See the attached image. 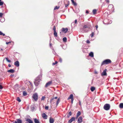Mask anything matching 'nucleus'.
<instances>
[{"label":"nucleus","instance_id":"e2e57ef3","mask_svg":"<svg viewBox=\"0 0 123 123\" xmlns=\"http://www.w3.org/2000/svg\"><path fill=\"white\" fill-rule=\"evenodd\" d=\"M50 47H51L52 46V44L50 43Z\"/></svg>","mask_w":123,"mask_h":123},{"label":"nucleus","instance_id":"6e6552de","mask_svg":"<svg viewBox=\"0 0 123 123\" xmlns=\"http://www.w3.org/2000/svg\"><path fill=\"white\" fill-rule=\"evenodd\" d=\"M68 31V29L67 28H62L61 29V32H62L64 33H66Z\"/></svg>","mask_w":123,"mask_h":123},{"label":"nucleus","instance_id":"c85d7f7f","mask_svg":"<svg viewBox=\"0 0 123 123\" xmlns=\"http://www.w3.org/2000/svg\"><path fill=\"white\" fill-rule=\"evenodd\" d=\"M71 115V111H70L69 113L67 115V117L69 118L70 116Z\"/></svg>","mask_w":123,"mask_h":123},{"label":"nucleus","instance_id":"a19ab883","mask_svg":"<svg viewBox=\"0 0 123 123\" xmlns=\"http://www.w3.org/2000/svg\"><path fill=\"white\" fill-rule=\"evenodd\" d=\"M2 35L4 36L5 35V34L3 33L1 31H0V35Z\"/></svg>","mask_w":123,"mask_h":123},{"label":"nucleus","instance_id":"473e14b6","mask_svg":"<svg viewBox=\"0 0 123 123\" xmlns=\"http://www.w3.org/2000/svg\"><path fill=\"white\" fill-rule=\"evenodd\" d=\"M17 100L19 102H20L21 101V100L20 99V98L18 97L17 98Z\"/></svg>","mask_w":123,"mask_h":123},{"label":"nucleus","instance_id":"bb28decb","mask_svg":"<svg viewBox=\"0 0 123 123\" xmlns=\"http://www.w3.org/2000/svg\"><path fill=\"white\" fill-rule=\"evenodd\" d=\"M54 36L55 37H57V35L56 31H54Z\"/></svg>","mask_w":123,"mask_h":123},{"label":"nucleus","instance_id":"aec40b11","mask_svg":"<svg viewBox=\"0 0 123 123\" xmlns=\"http://www.w3.org/2000/svg\"><path fill=\"white\" fill-rule=\"evenodd\" d=\"M34 121L35 123H40L39 121L37 119L35 118L34 119Z\"/></svg>","mask_w":123,"mask_h":123},{"label":"nucleus","instance_id":"ddd939ff","mask_svg":"<svg viewBox=\"0 0 123 123\" xmlns=\"http://www.w3.org/2000/svg\"><path fill=\"white\" fill-rule=\"evenodd\" d=\"M42 116L43 119H47V116L45 113H43L42 114Z\"/></svg>","mask_w":123,"mask_h":123},{"label":"nucleus","instance_id":"5701e85b","mask_svg":"<svg viewBox=\"0 0 123 123\" xmlns=\"http://www.w3.org/2000/svg\"><path fill=\"white\" fill-rule=\"evenodd\" d=\"M63 41L64 42H66L67 41V38L65 37H63Z\"/></svg>","mask_w":123,"mask_h":123},{"label":"nucleus","instance_id":"052dcab7","mask_svg":"<svg viewBox=\"0 0 123 123\" xmlns=\"http://www.w3.org/2000/svg\"><path fill=\"white\" fill-rule=\"evenodd\" d=\"M106 2L107 3H109V0H106Z\"/></svg>","mask_w":123,"mask_h":123},{"label":"nucleus","instance_id":"f8f14e48","mask_svg":"<svg viewBox=\"0 0 123 123\" xmlns=\"http://www.w3.org/2000/svg\"><path fill=\"white\" fill-rule=\"evenodd\" d=\"M82 121V118L81 117H80L78 118V123H81Z\"/></svg>","mask_w":123,"mask_h":123},{"label":"nucleus","instance_id":"2f4dec72","mask_svg":"<svg viewBox=\"0 0 123 123\" xmlns=\"http://www.w3.org/2000/svg\"><path fill=\"white\" fill-rule=\"evenodd\" d=\"M97 10L96 9H94L93 10L92 12L93 14H95L96 13V12Z\"/></svg>","mask_w":123,"mask_h":123},{"label":"nucleus","instance_id":"9d476101","mask_svg":"<svg viewBox=\"0 0 123 123\" xmlns=\"http://www.w3.org/2000/svg\"><path fill=\"white\" fill-rule=\"evenodd\" d=\"M52 83V81H50L48 82H47L45 85V87H47L48 86H50Z\"/></svg>","mask_w":123,"mask_h":123},{"label":"nucleus","instance_id":"4be33fe9","mask_svg":"<svg viewBox=\"0 0 123 123\" xmlns=\"http://www.w3.org/2000/svg\"><path fill=\"white\" fill-rule=\"evenodd\" d=\"M119 107L120 108H123V103H121L119 105Z\"/></svg>","mask_w":123,"mask_h":123},{"label":"nucleus","instance_id":"393cba45","mask_svg":"<svg viewBox=\"0 0 123 123\" xmlns=\"http://www.w3.org/2000/svg\"><path fill=\"white\" fill-rule=\"evenodd\" d=\"M95 89V88L94 87H92L91 88V91L93 92Z\"/></svg>","mask_w":123,"mask_h":123},{"label":"nucleus","instance_id":"4c0bfd02","mask_svg":"<svg viewBox=\"0 0 123 123\" xmlns=\"http://www.w3.org/2000/svg\"><path fill=\"white\" fill-rule=\"evenodd\" d=\"M4 2L3 1H0V6L2 5L3 4Z\"/></svg>","mask_w":123,"mask_h":123},{"label":"nucleus","instance_id":"3c124183","mask_svg":"<svg viewBox=\"0 0 123 123\" xmlns=\"http://www.w3.org/2000/svg\"><path fill=\"white\" fill-rule=\"evenodd\" d=\"M45 108L46 110H48V106H46L45 107Z\"/></svg>","mask_w":123,"mask_h":123},{"label":"nucleus","instance_id":"a211bd4d","mask_svg":"<svg viewBox=\"0 0 123 123\" xmlns=\"http://www.w3.org/2000/svg\"><path fill=\"white\" fill-rule=\"evenodd\" d=\"M54 120L53 118H50L49 119V121L50 123H53L54 122Z\"/></svg>","mask_w":123,"mask_h":123},{"label":"nucleus","instance_id":"e433bc0d","mask_svg":"<svg viewBox=\"0 0 123 123\" xmlns=\"http://www.w3.org/2000/svg\"><path fill=\"white\" fill-rule=\"evenodd\" d=\"M59 8V6H56L54 8V10H55L56 9H58Z\"/></svg>","mask_w":123,"mask_h":123},{"label":"nucleus","instance_id":"5fc2aeb1","mask_svg":"<svg viewBox=\"0 0 123 123\" xmlns=\"http://www.w3.org/2000/svg\"><path fill=\"white\" fill-rule=\"evenodd\" d=\"M86 13H89V11L88 10H86Z\"/></svg>","mask_w":123,"mask_h":123},{"label":"nucleus","instance_id":"603ef678","mask_svg":"<svg viewBox=\"0 0 123 123\" xmlns=\"http://www.w3.org/2000/svg\"><path fill=\"white\" fill-rule=\"evenodd\" d=\"M54 99V98H52L51 99V100H50V103H51V101H52V100H53Z\"/></svg>","mask_w":123,"mask_h":123},{"label":"nucleus","instance_id":"c756f323","mask_svg":"<svg viewBox=\"0 0 123 123\" xmlns=\"http://www.w3.org/2000/svg\"><path fill=\"white\" fill-rule=\"evenodd\" d=\"M60 101V99L59 98H58L57 100V102H56V106H57L58 105V104L59 103Z\"/></svg>","mask_w":123,"mask_h":123},{"label":"nucleus","instance_id":"a18cd8bd","mask_svg":"<svg viewBox=\"0 0 123 123\" xmlns=\"http://www.w3.org/2000/svg\"><path fill=\"white\" fill-rule=\"evenodd\" d=\"M3 88V87L1 85H0V89H1Z\"/></svg>","mask_w":123,"mask_h":123},{"label":"nucleus","instance_id":"f03ea898","mask_svg":"<svg viewBox=\"0 0 123 123\" xmlns=\"http://www.w3.org/2000/svg\"><path fill=\"white\" fill-rule=\"evenodd\" d=\"M42 74L41 73L35 79L34 83L35 86H37L40 83V81L41 80Z\"/></svg>","mask_w":123,"mask_h":123},{"label":"nucleus","instance_id":"58836bf2","mask_svg":"<svg viewBox=\"0 0 123 123\" xmlns=\"http://www.w3.org/2000/svg\"><path fill=\"white\" fill-rule=\"evenodd\" d=\"M53 30L54 31H56V27L54 25L53 28Z\"/></svg>","mask_w":123,"mask_h":123},{"label":"nucleus","instance_id":"39448f33","mask_svg":"<svg viewBox=\"0 0 123 123\" xmlns=\"http://www.w3.org/2000/svg\"><path fill=\"white\" fill-rule=\"evenodd\" d=\"M108 9L111 12L113 11L114 10V8L113 5L111 4L109 5L108 7Z\"/></svg>","mask_w":123,"mask_h":123},{"label":"nucleus","instance_id":"8fccbe9b","mask_svg":"<svg viewBox=\"0 0 123 123\" xmlns=\"http://www.w3.org/2000/svg\"><path fill=\"white\" fill-rule=\"evenodd\" d=\"M11 42H6V44H9V43H11Z\"/></svg>","mask_w":123,"mask_h":123},{"label":"nucleus","instance_id":"09e8293b","mask_svg":"<svg viewBox=\"0 0 123 123\" xmlns=\"http://www.w3.org/2000/svg\"><path fill=\"white\" fill-rule=\"evenodd\" d=\"M95 27H96V30H97V29L98 28V26L97 25H96V26H95Z\"/></svg>","mask_w":123,"mask_h":123},{"label":"nucleus","instance_id":"338daca9","mask_svg":"<svg viewBox=\"0 0 123 123\" xmlns=\"http://www.w3.org/2000/svg\"><path fill=\"white\" fill-rule=\"evenodd\" d=\"M78 117H77V116H76V118H77Z\"/></svg>","mask_w":123,"mask_h":123},{"label":"nucleus","instance_id":"f257e3e1","mask_svg":"<svg viewBox=\"0 0 123 123\" xmlns=\"http://www.w3.org/2000/svg\"><path fill=\"white\" fill-rule=\"evenodd\" d=\"M92 28V26L91 24L89 22H87L83 26V32H87L89 31Z\"/></svg>","mask_w":123,"mask_h":123},{"label":"nucleus","instance_id":"72a5a7b5","mask_svg":"<svg viewBox=\"0 0 123 123\" xmlns=\"http://www.w3.org/2000/svg\"><path fill=\"white\" fill-rule=\"evenodd\" d=\"M45 98V96H43L41 98V101L44 100Z\"/></svg>","mask_w":123,"mask_h":123},{"label":"nucleus","instance_id":"69168bd1","mask_svg":"<svg viewBox=\"0 0 123 123\" xmlns=\"http://www.w3.org/2000/svg\"><path fill=\"white\" fill-rule=\"evenodd\" d=\"M95 73L96 74H97V72H95Z\"/></svg>","mask_w":123,"mask_h":123},{"label":"nucleus","instance_id":"c9c22d12","mask_svg":"<svg viewBox=\"0 0 123 123\" xmlns=\"http://www.w3.org/2000/svg\"><path fill=\"white\" fill-rule=\"evenodd\" d=\"M6 59V61L8 62H9L10 63V62H11V61L10 60H9L8 59V58H5Z\"/></svg>","mask_w":123,"mask_h":123},{"label":"nucleus","instance_id":"f704fd0d","mask_svg":"<svg viewBox=\"0 0 123 123\" xmlns=\"http://www.w3.org/2000/svg\"><path fill=\"white\" fill-rule=\"evenodd\" d=\"M94 35V32H92L91 33L90 35V36H91V37H93Z\"/></svg>","mask_w":123,"mask_h":123},{"label":"nucleus","instance_id":"cd10ccee","mask_svg":"<svg viewBox=\"0 0 123 123\" xmlns=\"http://www.w3.org/2000/svg\"><path fill=\"white\" fill-rule=\"evenodd\" d=\"M81 114L80 112V111H78L77 113L76 114V116H77V117H78Z\"/></svg>","mask_w":123,"mask_h":123},{"label":"nucleus","instance_id":"412c9836","mask_svg":"<svg viewBox=\"0 0 123 123\" xmlns=\"http://www.w3.org/2000/svg\"><path fill=\"white\" fill-rule=\"evenodd\" d=\"M89 56H90L93 57V53L92 52H91L89 54Z\"/></svg>","mask_w":123,"mask_h":123},{"label":"nucleus","instance_id":"774afa93","mask_svg":"<svg viewBox=\"0 0 123 123\" xmlns=\"http://www.w3.org/2000/svg\"><path fill=\"white\" fill-rule=\"evenodd\" d=\"M60 33H61V31H60Z\"/></svg>","mask_w":123,"mask_h":123},{"label":"nucleus","instance_id":"ea45409f","mask_svg":"<svg viewBox=\"0 0 123 123\" xmlns=\"http://www.w3.org/2000/svg\"><path fill=\"white\" fill-rule=\"evenodd\" d=\"M57 61H56L55 62H53L52 63V65H55V64H56L57 63Z\"/></svg>","mask_w":123,"mask_h":123},{"label":"nucleus","instance_id":"c03bdc74","mask_svg":"<svg viewBox=\"0 0 123 123\" xmlns=\"http://www.w3.org/2000/svg\"><path fill=\"white\" fill-rule=\"evenodd\" d=\"M3 14L2 13H0V17L1 18L2 17Z\"/></svg>","mask_w":123,"mask_h":123},{"label":"nucleus","instance_id":"0eeeda50","mask_svg":"<svg viewBox=\"0 0 123 123\" xmlns=\"http://www.w3.org/2000/svg\"><path fill=\"white\" fill-rule=\"evenodd\" d=\"M112 23V21L108 20L107 19H105L103 21V23L105 24H108Z\"/></svg>","mask_w":123,"mask_h":123},{"label":"nucleus","instance_id":"49530a36","mask_svg":"<svg viewBox=\"0 0 123 123\" xmlns=\"http://www.w3.org/2000/svg\"><path fill=\"white\" fill-rule=\"evenodd\" d=\"M90 43V42L89 40H87V41H86V43Z\"/></svg>","mask_w":123,"mask_h":123},{"label":"nucleus","instance_id":"f3484780","mask_svg":"<svg viewBox=\"0 0 123 123\" xmlns=\"http://www.w3.org/2000/svg\"><path fill=\"white\" fill-rule=\"evenodd\" d=\"M17 123H22V121L20 119H16Z\"/></svg>","mask_w":123,"mask_h":123},{"label":"nucleus","instance_id":"6e6d98bb","mask_svg":"<svg viewBox=\"0 0 123 123\" xmlns=\"http://www.w3.org/2000/svg\"><path fill=\"white\" fill-rule=\"evenodd\" d=\"M73 99H71V103L72 104H73Z\"/></svg>","mask_w":123,"mask_h":123},{"label":"nucleus","instance_id":"4d7b16f0","mask_svg":"<svg viewBox=\"0 0 123 123\" xmlns=\"http://www.w3.org/2000/svg\"><path fill=\"white\" fill-rule=\"evenodd\" d=\"M8 66L9 67H10L11 66V65L10 64H9L8 65Z\"/></svg>","mask_w":123,"mask_h":123},{"label":"nucleus","instance_id":"9b49d317","mask_svg":"<svg viewBox=\"0 0 123 123\" xmlns=\"http://www.w3.org/2000/svg\"><path fill=\"white\" fill-rule=\"evenodd\" d=\"M75 117H72L68 121V123H71L73 121H75Z\"/></svg>","mask_w":123,"mask_h":123},{"label":"nucleus","instance_id":"864d4df0","mask_svg":"<svg viewBox=\"0 0 123 123\" xmlns=\"http://www.w3.org/2000/svg\"><path fill=\"white\" fill-rule=\"evenodd\" d=\"M79 105L81 106V102L80 100H79Z\"/></svg>","mask_w":123,"mask_h":123},{"label":"nucleus","instance_id":"b1692460","mask_svg":"<svg viewBox=\"0 0 123 123\" xmlns=\"http://www.w3.org/2000/svg\"><path fill=\"white\" fill-rule=\"evenodd\" d=\"M67 3L66 4H65V7H67L69 4V1H67Z\"/></svg>","mask_w":123,"mask_h":123},{"label":"nucleus","instance_id":"6ab92c4d","mask_svg":"<svg viewBox=\"0 0 123 123\" xmlns=\"http://www.w3.org/2000/svg\"><path fill=\"white\" fill-rule=\"evenodd\" d=\"M73 99V95L72 94H71L69 97L68 98V99Z\"/></svg>","mask_w":123,"mask_h":123},{"label":"nucleus","instance_id":"de8ad7c7","mask_svg":"<svg viewBox=\"0 0 123 123\" xmlns=\"http://www.w3.org/2000/svg\"><path fill=\"white\" fill-rule=\"evenodd\" d=\"M77 20L76 19L74 21V23L75 24H77Z\"/></svg>","mask_w":123,"mask_h":123},{"label":"nucleus","instance_id":"4468645a","mask_svg":"<svg viewBox=\"0 0 123 123\" xmlns=\"http://www.w3.org/2000/svg\"><path fill=\"white\" fill-rule=\"evenodd\" d=\"M14 65L17 67H19V63L18 61H17L14 62Z\"/></svg>","mask_w":123,"mask_h":123},{"label":"nucleus","instance_id":"7c9ffc66","mask_svg":"<svg viewBox=\"0 0 123 123\" xmlns=\"http://www.w3.org/2000/svg\"><path fill=\"white\" fill-rule=\"evenodd\" d=\"M27 94L24 91L23 92V95L24 96H26L27 95Z\"/></svg>","mask_w":123,"mask_h":123},{"label":"nucleus","instance_id":"79ce46f5","mask_svg":"<svg viewBox=\"0 0 123 123\" xmlns=\"http://www.w3.org/2000/svg\"><path fill=\"white\" fill-rule=\"evenodd\" d=\"M52 52L55 55H56V53L55 52V51H54V50L53 49V50L52 51Z\"/></svg>","mask_w":123,"mask_h":123},{"label":"nucleus","instance_id":"2eb2a0df","mask_svg":"<svg viewBox=\"0 0 123 123\" xmlns=\"http://www.w3.org/2000/svg\"><path fill=\"white\" fill-rule=\"evenodd\" d=\"M25 120L27 122H28L29 123H33L32 120L29 118H27Z\"/></svg>","mask_w":123,"mask_h":123},{"label":"nucleus","instance_id":"13d9d810","mask_svg":"<svg viewBox=\"0 0 123 123\" xmlns=\"http://www.w3.org/2000/svg\"><path fill=\"white\" fill-rule=\"evenodd\" d=\"M13 123H17V121H15L14 122H13Z\"/></svg>","mask_w":123,"mask_h":123},{"label":"nucleus","instance_id":"423d86ee","mask_svg":"<svg viewBox=\"0 0 123 123\" xmlns=\"http://www.w3.org/2000/svg\"><path fill=\"white\" fill-rule=\"evenodd\" d=\"M110 107V106L109 104H106L104 106V108L106 110H109Z\"/></svg>","mask_w":123,"mask_h":123},{"label":"nucleus","instance_id":"dca6fc26","mask_svg":"<svg viewBox=\"0 0 123 123\" xmlns=\"http://www.w3.org/2000/svg\"><path fill=\"white\" fill-rule=\"evenodd\" d=\"M15 70L13 69H11L7 71V72L11 73H13L14 72Z\"/></svg>","mask_w":123,"mask_h":123},{"label":"nucleus","instance_id":"0e129e2a","mask_svg":"<svg viewBox=\"0 0 123 123\" xmlns=\"http://www.w3.org/2000/svg\"><path fill=\"white\" fill-rule=\"evenodd\" d=\"M50 72H49L48 73V74H50Z\"/></svg>","mask_w":123,"mask_h":123},{"label":"nucleus","instance_id":"37998d69","mask_svg":"<svg viewBox=\"0 0 123 123\" xmlns=\"http://www.w3.org/2000/svg\"><path fill=\"white\" fill-rule=\"evenodd\" d=\"M14 76V74H12L10 75V77L11 78H13Z\"/></svg>","mask_w":123,"mask_h":123},{"label":"nucleus","instance_id":"1a4fd4ad","mask_svg":"<svg viewBox=\"0 0 123 123\" xmlns=\"http://www.w3.org/2000/svg\"><path fill=\"white\" fill-rule=\"evenodd\" d=\"M107 69H105L104 70L103 72L101 74V75L102 76H105L107 74L106 73Z\"/></svg>","mask_w":123,"mask_h":123},{"label":"nucleus","instance_id":"7ed1b4c3","mask_svg":"<svg viewBox=\"0 0 123 123\" xmlns=\"http://www.w3.org/2000/svg\"><path fill=\"white\" fill-rule=\"evenodd\" d=\"M32 97L35 101H37L38 99V95L37 93H35L32 95Z\"/></svg>","mask_w":123,"mask_h":123},{"label":"nucleus","instance_id":"bf43d9fd","mask_svg":"<svg viewBox=\"0 0 123 123\" xmlns=\"http://www.w3.org/2000/svg\"><path fill=\"white\" fill-rule=\"evenodd\" d=\"M57 97H55L54 98V99H57Z\"/></svg>","mask_w":123,"mask_h":123},{"label":"nucleus","instance_id":"20e7f679","mask_svg":"<svg viewBox=\"0 0 123 123\" xmlns=\"http://www.w3.org/2000/svg\"><path fill=\"white\" fill-rule=\"evenodd\" d=\"M111 61L109 59H107L104 61L102 63V65L108 64L111 63Z\"/></svg>","mask_w":123,"mask_h":123},{"label":"nucleus","instance_id":"a878e982","mask_svg":"<svg viewBox=\"0 0 123 123\" xmlns=\"http://www.w3.org/2000/svg\"><path fill=\"white\" fill-rule=\"evenodd\" d=\"M72 2V3L74 5V6H76L77 5V4L76 3V2H75L74 0H72L71 1Z\"/></svg>","mask_w":123,"mask_h":123},{"label":"nucleus","instance_id":"680f3d73","mask_svg":"<svg viewBox=\"0 0 123 123\" xmlns=\"http://www.w3.org/2000/svg\"><path fill=\"white\" fill-rule=\"evenodd\" d=\"M3 50V49H1L0 50V51H2Z\"/></svg>","mask_w":123,"mask_h":123}]
</instances>
